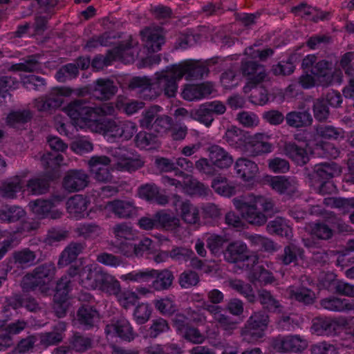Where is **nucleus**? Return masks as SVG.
Segmentation results:
<instances>
[{
	"mask_svg": "<svg viewBox=\"0 0 354 354\" xmlns=\"http://www.w3.org/2000/svg\"><path fill=\"white\" fill-rule=\"evenodd\" d=\"M286 120L289 125L300 127L310 124L313 120L309 113L303 111L288 113L286 116Z\"/></svg>",
	"mask_w": 354,
	"mask_h": 354,
	"instance_id": "37998d69",
	"label": "nucleus"
},
{
	"mask_svg": "<svg viewBox=\"0 0 354 354\" xmlns=\"http://www.w3.org/2000/svg\"><path fill=\"white\" fill-rule=\"evenodd\" d=\"M178 224V219L171 218L165 212L157 213L153 218L147 216L142 217L138 221L139 227L145 230L163 227L167 230H175L176 233H180L183 230Z\"/></svg>",
	"mask_w": 354,
	"mask_h": 354,
	"instance_id": "2eb2a0df",
	"label": "nucleus"
},
{
	"mask_svg": "<svg viewBox=\"0 0 354 354\" xmlns=\"http://www.w3.org/2000/svg\"><path fill=\"white\" fill-rule=\"evenodd\" d=\"M64 113L72 120L75 127L89 130L102 134L109 142L117 138H131L136 132V125L131 122H125L118 126L115 122L105 121L104 116L111 115L115 108L109 104L100 107H88L80 101H75L63 109Z\"/></svg>",
	"mask_w": 354,
	"mask_h": 354,
	"instance_id": "f257e3e1",
	"label": "nucleus"
},
{
	"mask_svg": "<svg viewBox=\"0 0 354 354\" xmlns=\"http://www.w3.org/2000/svg\"><path fill=\"white\" fill-rule=\"evenodd\" d=\"M205 319L204 316L201 313L192 312L189 314L188 317L183 315H176L174 319V326L176 328L177 333L183 336L187 340L196 343H202L205 339L197 329L189 326L191 322L201 323Z\"/></svg>",
	"mask_w": 354,
	"mask_h": 354,
	"instance_id": "ddd939ff",
	"label": "nucleus"
},
{
	"mask_svg": "<svg viewBox=\"0 0 354 354\" xmlns=\"http://www.w3.org/2000/svg\"><path fill=\"white\" fill-rule=\"evenodd\" d=\"M174 205L176 209H180L181 216L186 223L194 224L198 221V209L188 202H183L179 198H176Z\"/></svg>",
	"mask_w": 354,
	"mask_h": 354,
	"instance_id": "e433bc0d",
	"label": "nucleus"
},
{
	"mask_svg": "<svg viewBox=\"0 0 354 354\" xmlns=\"http://www.w3.org/2000/svg\"><path fill=\"white\" fill-rule=\"evenodd\" d=\"M71 149L77 154H82L91 151L93 150V145L87 138L78 136L71 143Z\"/></svg>",
	"mask_w": 354,
	"mask_h": 354,
	"instance_id": "603ef678",
	"label": "nucleus"
},
{
	"mask_svg": "<svg viewBox=\"0 0 354 354\" xmlns=\"http://www.w3.org/2000/svg\"><path fill=\"white\" fill-rule=\"evenodd\" d=\"M145 48L149 53L158 51L165 44L162 30L160 28H147L141 32Z\"/></svg>",
	"mask_w": 354,
	"mask_h": 354,
	"instance_id": "5701e85b",
	"label": "nucleus"
},
{
	"mask_svg": "<svg viewBox=\"0 0 354 354\" xmlns=\"http://www.w3.org/2000/svg\"><path fill=\"white\" fill-rule=\"evenodd\" d=\"M24 181L19 176L8 179L3 184L0 189V194L7 198H15L17 194L21 192H27L31 194H41L47 189L48 184L44 180L33 179L26 185V189H23Z\"/></svg>",
	"mask_w": 354,
	"mask_h": 354,
	"instance_id": "f8f14e48",
	"label": "nucleus"
},
{
	"mask_svg": "<svg viewBox=\"0 0 354 354\" xmlns=\"http://www.w3.org/2000/svg\"><path fill=\"white\" fill-rule=\"evenodd\" d=\"M214 92V86L210 82L199 84H187L185 86L181 95L187 101L199 100Z\"/></svg>",
	"mask_w": 354,
	"mask_h": 354,
	"instance_id": "a878e982",
	"label": "nucleus"
},
{
	"mask_svg": "<svg viewBox=\"0 0 354 354\" xmlns=\"http://www.w3.org/2000/svg\"><path fill=\"white\" fill-rule=\"evenodd\" d=\"M77 268L71 269L69 275L75 280H79L86 289L99 290L109 295H115L120 304L128 308L139 299L136 292L130 290L120 291L119 281L113 276L104 272L98 265L93 263L85 266L81 272Z\"/></svg>",
	"mask_w": 354,
	"mask_h": 354,
	"instance_id": "7ed1b4c3",
	"label": "nucleus"
},
{
	"mask_svg": "<svg viewBox=\"0 0 354 354\" xmlns=\"http://www.w3.org/2000/svg\"><path fill=\"white\" fill-rule=\"evenodd\" d=\"M270 139V136L266 133H256L252 136H249L247 144L248 151H245V153H248L253 156L270 153L273 149V147L269 142Z\"/></svg>",
	"mask_w": 354,
	"mask_h": 354,
	"instance_id": "b1692460",
	"label": "nucleus"
},
{
	"mask_svg": "<svg viewBox=\"0 0 354 354\" xmlns=\"http://www.w3.org/2000/svg\"><path fill=\"white\" fill-rule=\"evenodd\" d=\"M327 205L342 209L344 212H348L351 208H354V198H328L325 199Z\"/></svg>",
	"mask_w": 354,
	"mask_h": 354,
	"instance_id": "5fc2aeb1",
	"label": "nucleus"
},
{
	"mask_svg": "<svg viewBox=\"0 0 354 354\" xmlns=\"http://www.w3.org/2000/svg\"><path fill=\"white\" fill-rule=\"evenodd\" d=\"M73 93L68 87H57L53 89L48 98H39L35 102L39 111H46L50 108L59 107L63 103V97L70 96Z\"/></svg>",
	"mask_w": 354,
	"mask_h": 354,
	"instance_id": "412c9836",
	"label": "nucleus"
},
{
	"mask_svg": "<svg viewBox=\"0 0 354 354\" xmlns=\"http://www.w3.org/2000/svg\"><path fill=\"white\" fill-rule=\"evenodd\" d=\"M124 98H120L118 101L116 108L119 110H122L127 115H132L143 107L142 102H124Z\"/></svg>",
	"mask_w": 354,
	"mask_h": 354,
	"instance_id": "e2e57ef3",
	"label": "nucleus"
},
{
	"mask_svg": "<svg viewBox=\"0 0 354 354\" xmlns=\"http://www.w3.org/2000/svg\"><path fill=\"white\" fill-rule=\"evenodd\" d=\"M116 87L109 80H98L94 91V96L100 100L109 98L116 92Z\"/></svg>",
	"mask_w": 354,
	"mask_h": 354,
	"instance_id": "ea45409f",
	"label": "nucleus"
},
{
	"mask_svg": "<svg viewBox=\"0 0 354 354\" xmlns=\"http://www.w3.org/2000/svg\"><path fill=\"white\" fill-rule=\"evenodd\" d=\"M316 60L314 55H308L303 59V74L299 80L301 87L310 88L319 85L326 86L342 82V73L339 70L326 61L316 63Z\"/></svg>",
	"mask_w": 354,
	"mask_h": 354,
	"instance_id": "39448f33",
	"label": "nucleus"
},
{
	"mask_svg": "<svg viewBox=\"0 0 354 354\" xmlns=\"http://www.w3.org/2000/svg\"><path fill=\"white\" fill-rule=\"evenodd\" d=\"M230 286L243 295L250 301H253L254 295L251 287L248 285L244 284L241 281L232 280L230 281Z\"/></svg>",
	"mask_w": 354,
	"mask_h": 354,
	"instance_id": "69168bd1",
	"label": "nucleus"
},
{
	"mask_svg": "<svg viewBox=\"0 0 354 354\" xmlns=\"http://www.w3.org/2000/svg\"><path fill=\"white\" fill-rule=\"evenodd\" d=\"M209 158L212 165L216 167L221 169L228 168L233 163L232 156L219 146H212L209 148Z\"/></svg>",
	"mask_w": 354,
	"mask_h": 354,
	"instance_id": "2f4dec72",
	"label": "nucleus"
},
{
	"mask_svg": "<svg viewBox=\"0 0 354 354\" xmlns=\"http://www.w3.org/2000/svg\"><path fill=\"white\" fill-rule=\"evenodd\" d=\"M272 55V50L269 48L260 50L257 46H251L245 49L246 56L243 64V73L248 76V82L244 87L245 93L254 89L250 96V101L256 105L263 106L268 101L267 91L263 88H259L257 85L261 82L265 77V70L262 66L257 65V59L263 60Z\"/></svg>",
	"mask_w": 354,
	"mask_h": 354,
	"instance_id": "20e7f679",
	"label": "nucleus"
},
{
	"mask_svg": "<svg viewBox=\"0 0 354 354\" xmlns=\"http://www.w3.org/2000/svg\"><path fill=\"white\" fill-rule=\"evenodd\" d=\"M268 316L263 313L253 315L243 332L245 339L248 341H257L264 334L268 325Z\"/></svg>",
	"mask_w": 354,
	"mask_h": 354,
	"instance_id": "aec40b11",
	"label": "nucleus"
},
{
	"mask_svg": "<svg viewBox=\"0 0 354 354\" xmlns=\"http://www.w3.org/2000/svg\"><path fill=\"white\" fill-rule=\"evenodd\" d=\"M302 143L299 146L295 143H289L285 147V153L297 165H303L309 160V154L306 150L301 149Z\"/></svg>",
	"mask_w": 354,
	"mask_h": 354,
	"instance_id": "4c0bfd02",
	"label": "nucleus"
},
{
	"mask_svg": "<svg viewBox=\"0 0 354 354\" xmlns=\"http://www.w3.org/2000/svg\"><path fill=\"white\" fill-rule=\"evenodd\" d=\"M71 281L68 277H64L57 283L54 295V310L57 317L64 316L70 305L68 293Z\"/></svg>",
	"mask_w": 354,
	"mask_h": 354,
	"instance_id": "a211bd4d",
	"label": "nucleus"
},
{
	"mask_svg": "<svg viewBox=\"0 0 354 354\" xmlns=\"http://www.w3.org/2000/svg\"><path fill=\"white\" fill-rule=\"evenodd\" d=\"M61 198H54L51 201L37 199L29 203V207L32 213L38 218H57L62 215L61 210L58 208Z\"/></svg>",
	"mask_w": 354,
	"mask_h": 354,
	"instance_id": "dca6fc26",
	"label": "nucleus"
},
{
	"mask_svg": "<svg viewBox=\"0 0 354 354\" xmlns=\"http://www.w3.org/2000/svg\"><path fill=\"white\" fill-rule=\"evenodd\" d=\"M151 309L148 304H140L138 305L133 313L136 322L139 324L147 322L151 315Z\"/></svg>",
	"mask_w": 354,
	"mask_h": 354,
	"instance_id": "052dcab7",
	"label": "nucleus"
},
{
	"mask_svg": "<svg viewBox=\"0 0 354 354\" xmlns=\"http://www.w3.org/2000/svg\"><path fill=\"white\" fill-rule=\"evenodd\" d=\"M262 182L269 185L274 191L283 194L294 192L296 188V182L293 179L286 178L283 176H265Z\"/></svg>",
	"mask_w": 354,
	"mask_h": 354,
	"instance_id": "c756f323",
	"label": "nucleus"
},
{
	"mask_svg": "<svg viewBox=\"0 0 354 354\" xmlns=\"http://www.w3.org/2000/svg\"><path fill=\"white\" fill-rule=\"evenodd\" d=\"M156 275V270H134L120 277L123 281H129L138 283L149 282Z\"/></svg>",
	"mask_w": 354,
	"mask_h": 354,
	"instance_id": "58836bf2",
	"label": "nucleus"
},
{
	"mask_svg": "<svg viewBox=\"0 0 354 354\" xmlns=\"http://www.w3.org/2000/svg\"><path fill=\"white\" fill-rule=\"evenodd\" d=\"M105 333L108 339L119 337L128 342L133 339L136 336L129 322L124 318L108 324L105 328Z\"/></svg>",
	"mask_w": 354,
	"mask_h": 354,
	"instance_id": "6ab92c4d",
	"label": "nucleus"
},
{
	"mask_svg": "<svg viewBox=\"0 0 354 354\" xmlns=\"http://www.w3.org/2000/svg\"><path fill=\"white\" fill-rule=\"evenodd\" d=\"M136 143L138 147L146 150H151L159 147L157 138L146 132H140L137 135Z\"/></svg>",
	"mask_w": 354,
	"mask_h": 354,
	"instance_id": "49530a36",
	"label": "nucleus"
},
{
	"mask_svg": "<svg viewBox=\"0 0 354 354\" xmlns=\"http://www.w3.org/2000/svg\"><path fill=\"white\" fill-rule=\"evenodd\" d=\"M239 122L245 127L253 128L259 123V118L253 113L243 111L237 116Z\"/></svg>",
	"mask_w": 354,
	"mask_h": 354,
	"instance_id": "0e129e2a",
	"label": "nucleus"
},
{
	"mask_svg": "<svg viewBox=\"0 0 354 354\" xmlns=\"http://www.w3.org/2000/svg\"><path fill=\"white\" fill-rule=\"evenodd\" d=\"M156 308L162 314L167 315L175 310L173 301L169 298H162L154 301Z\"/></svg>",
	"mask_w": 354,
	"mask_h": 354,
	"instance_id": "338daca9",
	"label": "nucleus"
},
{
	"mask_svg": "<svg viewBox=\"0 0 354 354\" xmlns=\"http://www.w3.org/2000/svg\"><path fill=\"white\" fill-rule=\"evenodd\" d=\"M207 310L213 316L214 319L218 322L221 327L224 330L232 329L234 324H228L227 319L221 313V308L217 306H206Z\"/></svg>",
	"mask_w": 354,
	"mask_h": 354,
	"instance_id": "4d7b16f0",
	"label": "nucleus"
},
{
	"mask_svg": "<svg viewBox=\"0 0 354 354\" xmlns=\"http://www.w3.org/2000/svg\"><path fill=\"white\" fill-rule=\"evenodd\" d=\"M234 205L245 221L258 225L266 223L267 217L265 213L273 207L271 201L263 196H250L242 200L234 199Z\"/></svg>",
	"mask_w": 354,
	"mask_h": 354,
	"instance_id": "1a4fd4ad",
	"label": "nucleus"
},
{
	"mask_svg": "<svg viewBox=\"0 0 354 354\" xmlns=\"http://www.w3.org/2000/svg\"><path fill=\"white\" fill-rule=\"evenodd\" d=\"M225 111V105L220 102H212L201 106L198 112L201 116L200 121L206 127L210 126L213 121L212 113L222 114Z\"/></svg>",
	"mask_w": 354,
	"mask_h": 354,
	"instance_id": "72a5a7b5",
	"label": "nucleus"
},
{
	"mask_svg": "<svg viewBox=\"0 0 354 354\" xmlns=\"http://www.w3.org/2000/svg\"><path fill=\"white\" fill-rule=\"evenodd\" d=\"M248 250L245 243L236 241L230 243L224 252V257L226 261L232 263L239 261H253V257H248L247 255Z\"/></svg>",
	"mask_w": 354,
	"mask_h": 354,
	"instance_id": "c85d7f7f",
	"label": "nucleus"
},
{
	"mask_svg": "<svg viewBox=\"0 0 354 354\" xmlns=\"http://www.w3.org/2000/svg\"><path fill=\"white\" fill-rule=\"evenodd\" d=\"M64 188L69 192H77L88 185V176L82 171H71L65 176Z\"/></svg>",
	"mask_w": 354,
	"mask_h": 354,
	"instance_id": "7c9ffc66",
	"label": "nucleus"
},
{
	"mask_svg": "<svg viewBox=\"0 0 354 354\" xmlns=\"http://www.w3.org/2000/svg\"><path fill=\"white\" fill-rule=\"evenodd\" d=\"M55 274L53 265H45L37 268L32 274H26L22 281L24 289H32L41 291V292L48 295L50 292L52 279Z\"/></svg>",
	"mask_w": 354,
	"mask_h": 354,
	"instance_id": "9b49d317",
	"label": "nucleus"
},
{
	"mask_svg": "<svg viewBox=\"0 0 354 354\" xmlns=\"http://www.w3.org/2000/svg\"><path fill=\"white\" fill-rule=\"evenodd\" d=\"M292 12L297 15L308 17L309 19L313 20H323L327 19L328 15L315 8H312L304 4L295 7L292 9Z\"/></svg>",
	"mask_w": 354,
	"mask_h": 354,
	"instance_id": "a19ab883",
	"label": "nucleus"
},
{
	"mask_svg": "<svg viewBox=\"0 0 354 354\" xmlns=\"http://www.w3.org/2000/svg\"><path fill=\"white\" fill-rule=\"evenodd\" d=\"M138 195L140 198L154 201L159 205H165L168 201L166 196L159 194L158 188L154 185L147 184L141 186Z\"/></svg>",
	"mask_w": 354,
	"mask_h": 354,
	"instance_id": "c9c22d12",
	"label": "nucleus"
},
{
	"mask_svg": "<svg viewBox=\"0 0 354 354\" xmlns=\"http://www.w3.org/2000/svg\"><path fill=\"white\" fill-rule=\"evenodd\" d=\"M118 251L127 257H142L154 253L159 245L149 238H145L138 244H133L131 241L136 236V231L129 225L120 224L114 228Z\"/></svg>",
	"mask_w": 354,
	"mask_h": 354,
	"instance_id": "0eeeda50",
	"label": "nucleus"
},
{
	"mask_svg": "<svg viewBox=\"0 0 354 354\" xmlns=\"http://www.w3.org/2000/svg\"><path fill=\"white\" fill-rule=\"evenodd\" d=\"M174 277L171 272L156 270V275L152 279V286L156 290H161L168 288L172 283Z\"/></svg>",
	"mask_w": 354,
	"mask_h": 354,
	"instance_id": "79ce46f5",
	"label": "nucleus"
},
{
	"mask_svg": "<svg viewBox=\"0 0 354 354\" xmlns=\"http://www.w3.org/2000/svg\"><path fill=\"white\" fill-rule=\"evenodd\" d=\"M307 344L305 340L297 335L279 337L273 341L272 346L278 352H297L304 349Z\"/></svg>",
	"mask_w": 354,
	"mask_h": 354,
	"instance_id": "393cba45",
	"label": "nucleus"
},
{
	"mask_svg": "<svg viewBox=\"0 0 354 354\" xmlns=\"http://www.w3.org/2000/svg\"><path fill=\"white\" fill-rule=\"evenodd\" d=\"M207 73L205 62L188 59L167 66L165 70L156 73L152 81L146 77H133L129 87L141 88L142 91H149L150 94H145V96L149 98L156 97L162 92L170 97L175 96L178 89V82L184 75H186V79L189 80L202 77Z\"/></svg>",
	"mask_w": 354,
	"mask_h": 354,
	"instance_id": "f03ea898",
	"label": "nucleus"
},
{
	"mask_svg": "<svg viewBox=\"0 0 354 354\" xmlns=\"http://www.w3.org/2000/svg\"><path fill=\"white\" fill-rule=\"evenodd\" d=\"M340 173L339 167L335 163L318 165L310 178L309 184L321 194H332L335 192L336 187L330 180Z\"/></svg>",
	"mask_w": 354,
	"mask_h": 354,
	"instance_id": "9d476101",
	"label": "nucleus"
},
{
	"mask_svg": "<svg viewBox=\"0 0 354 354\" xmlns=\"http://www.w3.org/2000/svg\"><path fill=\"white\" fill-rule=\"evenodd\" d=\"M212 188L218 194L230 197L236 193V187L230 185L223 177L216 178L212 184Z\"/></svg>",
	"mask_w": 354,
	"mask_h": 354,
	"instance_id": "a18cd8bd",
	"label": "nucleus"
},
{
	"mask_svg": "<svg viewBox=\"0 0 354 354\" xmlns=\"http://www.w3.org/2000/svg\"><path fill=\"white\" fill-rule=\"evenodd\" d=\"M321 304L324 308L333 311H342L352 308V305L347 299L336 297L323 299Z\"/></svg>",
	"mask_w": 354,
	"mask_h": 354,
	"instance_id": "de8ad7c7",
	"label": "nucleus"
},
{
	"mask_svg": "<svg viewBox=\"0 0 354 354\" xmlns=\"http://www.w3.org/2000/svg\"><path fill=\"white\" fill-rule=\"evenodd\" d=\"M107 213H113L121 218L130 217L137 214V208L129 201H114L104 207Z\"/></svg>",
	"mask_w": 354,
	"mask_h": 354,
	"instance_id": "cd10ccee",
	"label": "nucleus"
},
{
	"mask_svg": "<svg viewBox=\"0 0 354 354\" xmlns=\"http://www.w3.org/2000/svg\"><path fill=\"white\" fill-rule=\"evenodd\" d=\"M287 293L290 299H295L305 304L310 303L315 298V295L306 288H301L299 290L295 289L294 287H291L288 290Z\"/></svg>",
	"mask_w": 354,
	"mask_h": 354,
	"instance_id": "3c124183",
	"label": "nucleus"
},
{
	"mask_svg": "<svg viewBox=\"0 0 354 354\" xmlns=\"http://www.w3.org/2000/svg\"><path fill=\"white\" fill-rule=\"evenodd\" d=\"M176 176L177 179L165 176L162 178V182L165 186H174L178 190L190 195H203L206 193L207 187L194 180L191 176L185 175L183 173L176 174Z\"/></svg>",
	"mask_w": 354,
	"mask_h": 354,
	"instance_id": "4468645a",
	"label": "nucleus"
},
{
	"mask_svg": "<svg viewBox=\"0 0 354 354\" xmlns=\"http://www.w3.org/2000/svg\"><path fill=\"white\" fill-rule=\"evenodd\" d=\"M91 199L82 195H75L66 203V209L71 216L77 219L89 216L88 205Z\"/></svg>",
	"mask_w": 354,
	"mask_h": 354,
	"instance_id": "bb28decb",
	"label": "nucleus"
},
{
	"mask_svg": "<svg viewBox=\"0 0 354 354\" xmlns=\"http://www.w3.org/2000/svg\"><path fill=\"white\" fill-rule=\"evenodd\" d=\"M264 263L257 260L252 267L253 273L251 277L252 280H257L261 283H268L272 281V275L264 268Z\"/></svg>",
	"mask_w": 354,
	"mask_h": 354,
	"instance_id": "8fccbe9b",
	"label": "nucleus"
},
{
	"mask_svg": "<svg viewBox=\"0 0 354 354\" xmlns=\"http://www.w3.org/2000/svg\"><path fill=\"white\" fill-rule=\"evenodd\" d=\"M152 128L158 134L162 136L171 129V120L167 116L158 118L153 124Z\"/></svg>",
	"mask_w": 354,
	"mask_h": 354,
	"instance_id": "774afa93",
	"label": "nucleus"
},
{
	"mask_svg": "<svg viewBox=\"0 0 354 354\" xmlns=\"http://www.w3.org/2000/svg\"><path fill=\"white\" fill-rule=\"evenodd\" d=\"M78 73L77 67L73 64H69L61 68L56 74L57 81L63 82L67 80L75 77Z\"/></svg>",
	"mask_w": 354,
	"mask_h": 354,
	"instance_id": "680f3d73",
	"label": "nucleus"
},
{
	"mask_svg": "<svg viewBox=\"0 0 354 354\" xmlns=\"http://www.w3.org/2000/svg\"><path fill=\"white\" fill-rule=\"evenodd\" d=\"M112 162L115 169L121 171H133L140 167L143 162L138 156L126 149L119 148L113 153L111 160L106 156H94L89 161L91 173L94 178L101 182L109 180L108 164Z\"/></svg>",
	"mask_w": 354,
	"mask_h": 354,
	"instance_id": "423d86ee",
	"label": "nucleus"
},
{
	"mask_svg": "<svg viewBox=\"0 0 354 354\" xmlns=\"http://www.w3.org/2000/svg\"><path fill=\"white\" fill-rule=\"evenodd\" d=\"M82 246L80 244L75 243L70 245L62 254L59 264L64 266L74 260L81 252Z\"/></svg>",
	"mask_w": 354,
	"mask_h": 354,
	"instance_id": "864d4df0",
	"label": "nucleus"
},
{
	"mask_svg": "<svg viewBox=\"0 0 354 354\" xmlns=\"http://www.w3.org/2000/svg\"><path fill=\"white\" fill-rule=\"evenodd\" d=\"M99 319L98 313L88 306L82 307L77 313V320L85 326H92Z\"/></svg>",
	"mask_w": 354,
	"mask_h": 354,
	"instance_id": "c03bdc74",
	"label": "nucleus"
},
{
	"mask_svg": "<svg viewBox=\"0 0 354 354\" xmlns=\"http://www.w3.org/2000/svg\"><path fill=\"white\" fill-rule=\"evenodd\" d=\"M334 273L322 274L317 286L319 289H327L349 297H354V286L337 280Z\"/></svg>",
	"mask_w": 354,
	"mask_h": 354,
	"instance_id": "f3484780",
	"label": "nucleus"
},
{
	"mask_svg": "<svg viewBox=\"0 0 354 354\" xmlns=\"http://www.w3.org/2000/svg\"><path fill=\"white\" fill-rule=\"evenodd\" d=\"M136 48L132 44V39L129 37L125 44H122L115 47L111 53L114 59H119L124 63H129L134 60Z\"/></svg>",
	"mask_w": 354,
	"mask_h": 354,
	"instance_id": "f704fd0d",
	"label": "nucleus"
},
{
	"mask_svg": "<svg viewBox=\"0 0 354 354\" xmlns=\"http://www.w3.org/2000/svg\"><path fill=\"white\" fill-rule=\"evenodd\" d=\"M267 228L268 231L271 234H277L285 236H289L291 234L290 226L282 218H277L270 222Z\"/></svg>",
	"mask_w": 354,
	"mask_h": 354,
	"instance_id": "09e8293b",
	"label": "nucleus"
},
{
	"mask_svg": "<svg viewBox=\"0 0 354 354\" xmlns=\"http://www.w3.org/2000/svg\"><path fill=\"white\" fill-rule=\"evenodd\" d=\"M24 215V210L19 207H6L0 212L1 219L10 222L17 221Z\"/></svg>",
	"mask_w": 354,
	"mask_h": 354,
	"instance_id": "6e6d98bb",
	"label": "nucleus"
},
{
	"mask_svg": "<svg viewBox=\"0 0 354 354\" xmlns=\"http://www.w3.org/2000/svg\"><path fill=\"white\" fill-rule=\"evenodd\" d=\"M234 169L245 183L252 186L256 183L255 176L259 172V167L254 162L244 158H239L235 162Z\"/></svg>",
	"mask_w": 354,
	"mask_h": 354,
	"instance_id": "4be33fe9",
	"label": "nucleus"
},
{
	"mask_svg": "<svg viewBox=\"0 0 354 354\" xmlns=\"http://www.w3.org/2000/svg\"><path fill=\"white\" fill-rule=\"evenodd\" d=\"M30 118L28 112L15 111L11 112L7 117L6 122L10 127L19 128Z\"/></svg>",
	"mask_w": 354,
	"mask_h": 354,
	"instance_id": "13d9d810",
	"label": "nucleus"
},
{
	"mask_svg": "<svg viewBox=\"0 0 354 354\" xmlns=\"http://www.w3.org/2000/svg\"><path fill=\"white\" fill-rule=\"evenodd\" d=\"M303 136L296 135V140L300 143H305L309 151L317 156H327L336 158L339 152L326 140L337 138L342 135V131L330 126L320 127L317 130V133L313 135L308 132H304Z\"/></svg>",
	"mask_w": 354,
	"mask_h": 354,
	"instance_id": "6e6552de",
	"label": "nucleus"
},
{
	"mask_svg": "<svg viewBox=\"0 0 354 354\" xmlns=\"http://www.w3.org/2000/svg\"><path fill=\"white\" fill-rule=\"evenodd\" d=\"M250 135L237 127H232L225 133V140L232 147L239 149L242 151H248V138Z\"/></svg>",
	"mask_w": 354,
	"mask_h": 354,
	"instance_id": "473e14b6",
	"label": "nucleus"
},
{
	"mask_svg": "<svg viewBox=\"0 0 354 354\" xmlns=\"http://www.w3.org/2000/svg\"><path fill=\"white\" fill-rule=\"evenodd\" d=\"M351 354V352L344 353V348L337 349L333 345L327 344L325 342L316 344L312 348V354Z\"/></svg>",
	"mask_w": 354,
	"mask_h": 354,
	"instance_id": "bf43d9fd",
	"label": "nucleus"
}]
</instances>
